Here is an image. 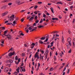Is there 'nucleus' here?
<instances>
[{"label":"nucleus","mask_w":75,"mask_h":75,"mask_svg":"<svg viewBox=\"0 0 75 75\" xmlns=\"http://www.w3.org/2000/svg\"><path fill=\"white\" fill-rule=\"evenodd\" d=\"M14 20V15H13L11 16L10 17V19H8L9 21H13Z\"/></svg>","instance_id":"1"},{"label":"nucleus","mask_w":75,"mask_h":75,"mask_svg":"<svg viewBox=\"0 0 75 75\" xmlns=\"http://www.w3.org/2000/svg\"><path fill=\"white\" fill-rule=\"evenodd\" d=\"M5 36L7 37V38H8V40H11L12 37L10 35L8 34L7 35H5Z\"/></svg>","instance_id":"2"},{"label":"nucleus","mask_w":75,"mask_h":75,"mask_svg":"<svg viewBox=\"0 0 75 75\" xmlns=\"http://www.w3.org/2000/svg\"><path fill=\"white\" fill-rule=\"evenodd\" d=\"M21 3V1L19 0H17L16 1V4H17L18 5H20L21 4H23V3H24V2H23Z\"/></svg>","instance_id":"3"},{"label":"nucleus","mask_w":75,"mask_h":75,"mask_svg":"<svg viewBox=\"0 0 75 75\" xmlns=\"http://www.w3.org/2000/svg\"><path fill=\"white\" fill-rule=\"evenodd\" d=\"M15 55V52H11L8 54V56L9 57H11L12 55Z\"/></svg>","instance_id":"4"},{"label":"nucleus","mask_w":75,"mask_h":75,"mask_svg":"<svg viewBox=\"0 0 75 75\" xmlns=\"http://www.w3.org/2000/svg\"><path fill=\"white\" fill-rule=\"evenodd\" d=\"M67 42H69V45L70 46H71V39L70 38H68L67 40Z\"/></svg>","instance_id":"5"},{"label":"nucleus","mask_w":75,"mask_h":75,"mask_svg":"<svg viewBox=\"0 0 75 75\" xmlns=\"http://www.w3.org/2000/svg\"><path fill=\"white\" fill-rule=\"evenodd\" d=\"M8 12L6 11L4 13H3L2 14V17H4V16H5L6 15H7V14H8Z\"/></svg>","instance_id":"6"},{"label":"nucleus","mask_w":75,"mask_h":75,"mask_svg":"<svg viewBox=\"0 0 75 75\" xmlns=\"http://www.w3.org/2000/svg\"><path fill=\"white\" fill-rule=\"evenodd\" d=\"M9 71V68L8 67H6L5 68L4 71L5 72H7Z\"/></svg>","instance_id":"7"},{"label":"nucleus","mask_w":75,"mask_h":75,"mask_svg":"<svg viewBox=\"0 0 75 75\" xmlns=\"http://www.w3.org/2000/svg\"><path fill=\"white\" fill-rule=\"evenodd\" d=\"M34 46H35V43H32L30 45V48H32V49H33L34 47Z\"/></svg>","instance_id":"8"},{"label":"nucleus","mask_w":75,"mask_h":75,"mask_svg":"<svg viewBox=\"0 0 75 75\" xmlns=\"http://www.w3.org/2000/svg\"><path fill=\"white\" fill-rule=\"evenodd\" d=\"M7 7V5L3 6L1 7V8L2 9H4V10H5V9H6V7Z\"/></svg>","instance_id":"9"},{"label":"nucleus","mask_w":75,"mask_h":75,"mask_svg":"<svg viewBox=\"0 0 75 75\" xmlns=\"http://www.w3.org/2000/svg\"><path fill=\"white\" fill-rule=\"evenodd\" d=\"M37 28V27H35L34 29H33L31 30H30V32H33V31H34V30H36V29Z\"/></svg>","instance_id":"10"},{"label":"nucleus","mask_w":75,"mask_h":75,"mask_svg":"<svg viewBox=\"0 0 75 75\" xmlns=\"http://www.w3.org/2000/svg\"><path fill=\"white\" fill-rule=\"evenodd\" d=\"M50 9L51 10V11L52 13H53V14H54V8L51 7L50 8Z\"/></svg>","instance_id":"11"},{"label":"nucleus","mask_w":75,"mask_h":75,"mask_svg":"<svg viewBox=\"0 0 75 75\" xmlns=\"http://www.w3.org/2000/svg\"><path fill=\"white\" fill-rule=\"evenodd\" d=\"M39 43H40V44H44V42H42V41L41 40H39Z\"/></svg>","instance_id":"12"},{"label":"nucleus","mask_w":75,"mask_h":75,"mask_svg":"<svg viewBox=\"0 0 75 75\" xmlns=\"http://www.w3.org/2000/svg\"><path fill=\"white\" fill-rule=\"evenodd\" d=\"M66 45L67 46V49H69V44H66Z\"/></svg>","instance_id":"13"},{"label":"nucleus","mask_w":75,"mask_h":75,"mask_svg":"<svg viewBox=\"0 0 75 75\" xmlns=\"http://www.w3.org/2000/svg\"><path fill=\"white\" fill-rule=\"evenodd\" d=\"M9 62L11 63H13V60L10 59L9 60Z\"/></svg>","instance_id":"14"},{"label":"nucleus","mask_w":75,"mask_h":75,"mask_svg":"<svg viewBox=\"0 0 75 75\" xmlns=\"http://www.w3.org/2000/svg\"><path fill=\"white\" fill-rule=\"evenodd\" d=\"M45 39V37H42L40 38V40H44Z\"/></svg>","instance_id":"15"},{"label":"nucleus","mask_w":75,"mask_h":75,"mask_svg":"<svg viewBox=\"0 0 75 75\" xmlns=\"http://www.w3.org/2000/svg\"><path fill=\"white\" fill-rule=\"evenodd\" d=\"M7 31H8V30H6L4 32V35H6V33H7Z\"/></svg>","instance_id":"16"},{"label":"nucleus","mask_w":75,"mask_h":75,"mask_svg":"<svg viewBox=\"0 0 75 75\" xmlns=\"http://www.w3.org/2000/svg\"><path fill=\"white\" fill-rule=\"evenodd\" d=\"M19 69H20V67H18V69L16 70V71H17L18 73H19Z\"/></svg>","instance_id":"17"},{"label":"nucleus","mask_w":75,"mask_h":75,"mask_svg":"<svg viewBox=\"0 0 75 75\" xmlns=\"http://www.w3.org/2000/svg\"><path fill=\"white\" fill-rule=\"evenodd\" d=\"M33 19H34V17L33 16H32L29 19V20H30V21H31L32 20H33Z\"/></svg>","instance_id":"18"},{"label":"nucleus","mask_w":75,"mask_h":75,"mask_svg":"<svg viewBox=\"0 0 75 75\" xmlns=\"http://www.w3.org/2000/svg\"><path fill=\"white\" fill-rule=\"evenodd\" d=\"M43 27H44V26H43V25H40V26H39L38 27V28H42Z\"/></svg>","instance_id":"19"},{"label":"nucleus","mask_w":75,"mask_h":75,"mask_svg":"<svg viewBox=\"0 0 75 75\" xmlns=\"http://www.w3.org/2000/svg\"><path fill=\"white\" fill-rule=\"evenodd\" d=\"M53 35V38H52V40H53L54 38H55V35L54 34Z\"/></svg>","instance_id":"20"},{"label":"nucleus","mask_w":75,"mask_h":75,"mask_svg":"<svg viewBox=\"0 0 75 75\" xmlns=\"http://www.w3.org/2000/svg\"><path fill=\"white\" fill-rule=\"evenodd\" d=\"M47 52V55L46 56V57H48V50H46L45 52V53Z\"/></svg>","instance_id":"21"},{"label":"nucleus","mask_w":75,"mask_h":75,"mask_svg":"<svg viewBox=\"0 0 75 75\" xmlns=\"http://www.w3.org/2000/svg\"><path fill=\"white\" fill-rule=\"evenodd\" d=\"M47 52V55L46 56V57H48V50H46L45 52V53Z\"/></svg>","instance_id":"22"},{"label":"nucleus","mask_w":75,"mask_h":75,"mask_svg":"<svg viewBox=\"0 0 75 75\" xmlns=\"http://www.w3.org/2000/svg\"><path fill=\"white\" fill-rule=\"evenodd\" d=\"M22 71L23 72H25V69L24 68V67H23V69H22Z\"/></svg>","instance_id":"23"},{"label":"nucleus","mask_w":75,"mask_h":75,"mask_svg":"<svg viewBox=\"0 0 75 75\" xmlns=\"http://www.w3.org/2000/svg\"><path fill=\"white\" fill-rule=\"evenodd\" d=\"M47 37V39H46V40H45V41L46 42H47L48 40V36H47L46 37Z\"/></svg>","instance_id":"24"},{"label":"nucleus","mask_w":75,"mask_h":75,"mask_svg":"<svg viewBox=\"0 0 75 75\" xmlns=\"http://www.w3.org/2000/svg\"><path fill=\"white\" fill-rule=\"evenodd\" d=\"M25 54L24 53H22V54H21V56L22 57H24L25 56Z\"/></svg>","instance_id":"25"},{"label":"nucleus","mask_w":75,"mask_h":75,"mask_svg":"<svg viewBox=\"0 0 75 75\" xmlns=\"http://www.w3.org/2000/svg\"><path fill=\"white\" fill-rule=\"evenodd\" d=\"M54 61H56V59H57V58H56V57H55V56H54Z\"/></svg>","instance_id":"26"},{"label":"nucleus","mask_w":75,"mask_h":75,"mask_svg":"<svg viewBox=\"0 0 75 75\" xmlns=\"http://www.w3.org/2000/svg\"><path fill=\"white\" fill-rule=\"evenodd\" d=\"M12 23H7L6 24L7 25H11L12 24Z\"/></svg>","instance_id":"27"},{"label":"nucleus","mask_w":75,"mask_h":75,"mask_svg":"<svg viewBox=\"0 0 75 75\" xmlns=\"http://www.w3.org/2000/svg\"><path fill=\"white\" fill-rule=\"evenodd\" d=\"M62 42H64V36H62Z\"/></svg>","instance_id":"28"},{"label":"nucleus","mask_w":75,"mask_h":75,"mask_svg":"<svg viewBox=\"0 0 75 75\" xmlns=\"http://www.w3.org/2000/svg\"><path fill=\"white\" fill-rule=\"evenodd\" d=\"M16 21H16V20H15L14 21H13V24H16L17 23H16Z\"/></svg>","instance_id":"29"},{"label":"nucleus","mask_w":75,"mask_h":75,"mask_svg":"<svg viewBox=\"0 0 75 75\" xmlns=\"http://www.w3.org/2000/svg\"><path fill=\"white\" fill-rule=\"evenodd\" d=\"M54 70V68H51L50 69V71H52L53 70Z\"/></svg>","instance_id":"30"},{"label":"nucleus","mask_w":75,"mask_h":75,"mask_svg":"<svg viewBox=\"0 0 75 75\" xmlns=\"http://www.w3.org/2000/svg\"><path fill=\"white\" fill-rule=\"evenodd\" d=\"M42 21H43V19H41L40 20V23H42Z\"/></svg>","instance_id":"31"},{"label":"nucleus","mask_w":75,"mask_h":75,"mask_svg":"<svg viewBox=\"0 0 75 75\" xmlns=\"http://www.w3.org/2000/svg\"><path fill=\"white\" fill-rule=\"evenodd\" d=\"M21 35H22V36H24V34H23V33H20V34Z\"/></svg>","instance_id":"32"},{"label":"nucleus","mask_w":75,"mask_h":75,"mask_svg":"<svg viewBox=\"0 0 75 75\" xmlns=\"http://www.w3.org/2000/svg\"><path fill=\"white\" fill-rule=\"evenodd\" d=\"M18 59V57L17 56H16L15 57V60H17Z\"/></svg>","instance_id":"33"},{"label":"nucleus","mask_w":75,"mask_h":75,"mask_svg":"<svg viewBox=\"0 0 75 75\" xmlns=\"http://www.w3.org/2000/svg\"><path fill=\"white\" fill-rule=\"evenodd\" d=\"M39 56L38 54H35V57L36 58L38 57Z\"/></svg>","instance_id":"34"},{"label":"nucleus","mask_w":75,"mask_h":75,"mask_svg":"<svg viewBox=\"0 0 75 75\" xmlns=\"http://www.w3.org/2000/svg\"><path fill=\"white\" fill-rule=\"evenodd\" d=\"M40 51H41V53H42V54H44V51H42L41 50H40Z\"/></svg>","instance_id":"35"},{"label":"nucleus","mask_w":75,"mask_h":75,"mask_svg":"<svg viewBox=\"0 0 75 75\" xmlns=\"http://www.w3.org/2000/svg\"><path fill=\"white\" fill-rule=\"evenodd\" d=\"M71 49H70V50H69V51H68V53H71Z\"/></svg>","instance_id":"36"},{"label":"nucleus","mask_w":75,"mask_h":75,"mask_svg":"<svg viewBox=\"0 0 75 75\" xmlns=\"http://www.w3.org/2000/svg\"><path fill=\"white\" fill-rule=\"evenodd\" d=\"M38 8V6L37 5L34 8L35 9H36V8Z\"/></svg>","instance_id":"37"},{"label":"nucleus","mask_w":75,"mask_h":75,"mask_svg":"<svg viewBox=\"0 0 75 75\" xmlns=\"http://www.w3.org/2000/svg\"><path fill=\"white\" fill-rule=\"evenodd\" d=\"M63 67H64V66H61V67L60 68H59V69L60 70L61 69H62V68H63Z\"/></svg>","instance_id":"38"},{"label":"nucleus","mask_w":75,"mask_h":75,"mask_svg":"<svg viewBox=\"0 0 75 75\" xmlns=\"http://www.w3.org/2000/svg\"><path fill=\"white\" fill-rule=\"evenodd\" d=\"M38 18V17H37V16H36L35 17V20H37Z\"/></svg>","instance_id":"39"},{"label":"nucleus","mask_w":75,"mask_h":75,"mask_svg":"<svg viewBox=\"0 0 75 75\" xmlns=\"http://www.w3.org/2000/svg\"><path fill=\"white\" fill-rule=\"evenodd\" d=\"M8 6H11V5H12V3H8Z\"/></svg>","instance_id":"40"},{"label":"nucleus","mask_w":75,"mask_h":75,"mask_svg":"<svg viewBox=\"0 0 75 75\" xmlns=\"http://www.w3.org/2000/svg\"><path fill=\"white\" fill-rule=\"evenodd\" d=\"M57 4H62V3L61 2H58L57 3Z\"/></svg>","instance_id":"41"},{"label":"nucleus","mask_w":75,"mask_h":75,"mask_svg":"<svg viewBox=\"0 0 75 75\" xmlns=\"http://www.w3.org/2000/svg\"><path fill=\"white\" fill-rule=\"evenodd\" d=\"M39 22V21H38V20H37L36 21L35 23L36 24H37V23H38Z\"/></svg>","instance_id":"42"},{"label":"nucleus","mask_w":75,"mask_h":75,"mask_svg":"<svg viewBox=\"0 0 75 75\" xmlns=\"http://www.w3.org/2000/svg\"><path fill=\"white\" fill-rule=\"evenodd\" d=\"M14 74H15V75H18V73H17V72L16 71L14 72Z\"/></svg>","instance_id":"43"},{"label":"nucleus","mask_w":75,"mask_h":75,"mask_svg":"<svg viewBox=\"0 0 75 75\" xmlns=\"http://www.w3.org/2000/svg\"><path fill=\"white\" fill-rule=\"evenodd\" d=\"M28 29L29 30H32V28L31 27H29Z\"/></svg>","instance_id":"44"},{"label":"nucleus","mask_w":75,"mask_h":75,"mask_svg":"<svg viewBox=\"0 0 75 75\" xmlns=\"http://www.w3.org/2000/svg\"><path fill=\"white\" fill-rule=\"evenodd\" d=\"M45 17H46V15L45 14H43V17H44V18H45Z\"/></svg>","instance_id":"45"},{"label":"nucleus","mask_w":75,"mask_h":75,"mask_svg":"<svg viewBox=\"0 0 75 75\" xmlns=\"http://www.w3.org/2000/svg\"><path fill=\"white\" fill-rule=\"evenodd\" d=\"M42 57V56L41 55V54H40V59H41V58Z\"/></svg>","instance_id":"46"},{"label":"nucleus","mask_w":75,"mask_h":75,"mask_svg":"<svg viewBox=\"0 0 75 75\" xmlns=\"http://www.w3.org/2000/svg\"><path fill=\"white\" fill-rule=\"evenodd\" d=\"M66 70V67H65V68L63 70V72H64V71H65Z\"/></svg>","instance_id":"47"},{"label":"nucleus","mask_w":75,"mask_h":75,"mask_svg":"<svg viewBox=\"0 0 75 75\" xmlns=\"http://www.w3.org/2000/svg\"><path fill=\"white\" fill-rule=\"evenodd\" d=\"M21 22H23L24 21V19L23 18H22L21 19Z\"/></svg>","instance_id":"48"},{"label":"nucleus","mask_w":75,"mask_h":75,"mask_svg":"<svg viewBox=\"0 0 75 75\" xmlns=\"http://www.w3.org/2000/svg\"><path fill=\"white\" fill-rule=\"evenodd\" d=\"M34 7V6H32L31 7H30V8H29V9H31V8H33V7Z\"/></svg>","instance_id":"49"},{"label":"nucleus","mask_w":75,"mask_h":75,"mask_svg":"<svg viewBox=\"0 0 75 75\" xmlns=\"http://www.w3.org/2000/svg\"><path fill=\"white\" fill-rule=\"evenodd\" d=\"M34 14H37L38 13L37 12V11H35L34 12Z\"/></svg>","instance_id":"50"},{"label":"nucleus","mask_w":75,"mask_h":75,"mask_svg":"<svg viewBox=\"0 0 75 75\" xmlns=\"http://www.w3.org/2000/svg\"><path fill=\"white\" fill-rule=\"evenodd\" d=\"M33 26H36V23H34L33 25Z\"/></svg>","instance_id":"51"},{"label":"nucleus","mask_w":75,"mask_h":75,"mask_svg":"<svg viewBox=\"0 0 75 75\" xmlns=\"http://www.w3.org/2000/svg\"><path fill=\"white\" fill-rule=\"evenodd\" d=\"M35 68H37V63L35 64Z\"/></svg>","instance_id":"52"},{"label":"nucleus","mask_w":75,"mask_h":75,"mask_svg":"<svg viewBox=\"0 0 75 75\" xmlns=\"http://www.w3.org/2000/svg\"><path fill=\"white\" fill-rule=\"evenodd\" d=\"M70 71V70H69V69H68V71L67 72V74H69Z\"/></svg>","instance_id":"53"},{"label":"nucleus","mask_w":75,"mask_h":75,"mask_svg":"<svg viewBox=\"0 0 75 75\" xmlns=\"http://www.w3.org/2000/svg\"><path fill=\"white\" fill-rule=\"evenodd\" d=\"M32 69L33 70V71H34V66L32 67Z\"/></svg>","instance_id":"54"},{"label":"nucleus","mask_w":75,"mask_h":75,"mask_svg":"<svg viewBox=\"0 0 75 75\" xmlns=\"http://www.w3.org/2000/svg\"><path fill=\"white\" fill-rule=\"evenodd\" d=\"M54 42L53 41L52 42H51L50 44L51 45H53V44H54Z\"/></svg>","instance_id":"55"},{"label":"nucleus","mask_w":75,"mask_h":75,"mask_svg":"<svg viewBox=\"0 0 75 75\" xmlns=\"http://www.w3.org/2000/svg\"><path fill=\"white\" fill-rule=\"evenodd\" d=\"M40 67V63H38V67Z\"/></svg>","instance_id":"56"},{"label":"nucleus","mask_w":75,"mask_h":75,"mask_svg":"<svg viewBox=\"0 0 75 75\" xmlns=\"http://www.w3.org/2000/svg\"><path fill=\"white\" fill-rule=\"evenodd\" d=\"M1 28L2 29V30H4V29H5V27H1Z\"/></svg>","instance_id":"57"},{"label":"nucleus","mask_w":75,"mask_h":75,"mask_svg":"<svg viewBox=\"0 0 75 75\" xmlns=\"http://www.w3.org/2000/svg\"><path fill=\"white\" fill-rule=\"evenodd\" d=\"M35 45H36V46H37V45H38V43L37 42H36V43H35Z\"/></svg>","instance_id":"58"},{"label":"nucleus","mask_w":75,"mask_h":75,"mask_svg":"<svg viewBox=\"0 0 75 75\" xmlns=\"http://www.w3.org/2000/svg\"><path fill=\"white\" fill-rule=\"evenodd\" d=\"M39 69V67H38V68L36 69L37 71H38Z\"/></svg>","instance_id":"59"},{"label":"nucleus","mask_w":75,"mask_h":75,"mask_svg":"<svg viewBox=\"0 0 75 75\" xmlns=\"http://www.w3.org/2000/svg\"><path fill=\"white\" fill-rule=\"evenodd\" d=\"M8 21H6L5 22V24H6V23H8Z\"/></svg>","instance_id":"60"},{"label":"nucleus","mask_w":75,"mask_h":75,"mask_svg":"<svg viewBox=\"0 0 75 75\" xmlns=\"http://www.w3.org/2000/svg\"><path fill=\"white\" fill-rule=\"evenodd\" d=\"M18 62H20V59H18Z\"/></svg>","instance_id":"61"},{"label":"nucleus","mask_w":75,"mask_h":75,"mask_svg":"<svg viewBox=\"0 0 75 75\" xmlns=\"http://www.w3.org/2000/svg\"><path fill=\"white\" fill-rule=\"evenodd\" d=\"M42 2H38V4H42Z\"/></svg>","instance_id":"62"},{"label":"nucleus","mask_w":75,"mask_h":75,"mask_svg":"<svg viewBox=\"0 0 75 75\" xmlns=\"http://www.w3.org/2000/svg\"><path fill=\"white\" fill-rule=\"evenodd\" d=\"M75 19H73V23H74V22H75Z\"/></svg>","instance_id":"63"},{"label":"nucleus","mask_w":75,"mask_h":75,"mask_svg":"<svg viewBox=\"0 0 75 75\" xmlns=\"http://www.w3.org/2000/svg\"><path fill=\"white\" fill-rule=\"evenodd\" d=\"M26 33H28V32H29L28 30H26Z\"/></svg>","instance_id":"64"}]
</instances>
